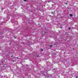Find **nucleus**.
<instances>
[{
	"instance_id": "obj_1",
	"label": "nucleus",
	"mask_w": 78,
	"mask_h": 78,
	"mask_svg": "<svg viewBox=\"0 0 78 78\" xmlns=\"http://www.w3.org/2000/svg\"><path fill=\"white\" fill-rule=\"evenodd\" d=\"M69 16H70V17H72L73 16V15L71 13L70 14Z\"/></svg>"
},
{
	"instance_id": "obj_2",
	"label": "nucleus",
	"mask_w": 78,
	"mask_h": 78,
	"mask_svg": "<svg viewBox=\"0 0 78 78\" xmlns=\"http://www.w3.org/2000/svg\"><path fill=\"white\" fill-rule=\"evenodd\" d=\"M53 46V45H50L49 46L51 48Z\"/></svg>"
},
{
	"instance_id": "obj_3",
	"label": "nucleus",
	"mask_w": 78,
	"mask_h": 78,
	"mask_svg": "<svg viewBox=\"0 0 78 78\" xmlns=\"http://www.w3.org/2000/svg\"><path fill=\"white\" fill-rule=\"evenodd\" d=\"M13 62H16V59H15V60H13Z\"/></svg>"
},
{
	"instance_id": "obj_4",
	"label": "nucleus",
	"mask_w": 78,
	"mask_h": 78,
	"mask_svg": "<svg viewBox=\"0 0 78 78\" xmlns=\"http://www.w3.org/2000/svg\"><path fill=\"white\" fill-rule=\"evenodd\" d=\"M24 2H28L27 0H23Z\"/></svg>"
},
{
	"instance_id": "obj_5",
	"label": "nucleus",
	"mask_w": 78,
	"mask_h": 78,
	"mask_svg": "<svg viewBox=\"0 0 78 78\" xmlns=\"http://www.w3.org/2000/svg\"><path fill=\"white\" fill-rule=\"evenodd\" d=\"M41 50H42V51H44V50L42 49H41Z\"/></svg>"
},
{
	"instance_id": "obj_6",
	"label": "nucleus",
	"mask_w": 78,
	"mask_h": 78,
	"mask_svg": "<svg viewBox=\"0 0 78 78\" xmlns=\"http://www.w3.org/2000/svg\"><path fill=\"white\" fill-rule=\"evenodd\" d=\"M67 35H69V34H68V33H67Z\"/></svg>"
},
{
	"instance_id": "obj_7",
	"label": "nucleus",
	"mask_w": 78,
	"mask_h": 78,
	"mask_svg": "<svg viewBox=\"0 0 78 78\" xmlns=\"http://www.w3.org/2000/svg\"><path fill=\"white\" fill-rule=\"evenodd\" d=\"M66 5H67V3H66Z\"/></svg>"
},
{
	"instance_id": "obj_8",
	"label": "nucleus",
	"mask_w": 78,
	"mask_h": 78,
	"mask_svg": "<svg viewBox=\"0 0 78 78\" xmlns=\"http://www.w3.org/2000/svg\"><path fill=\"white\" fill-rule=\"evenodd\" d=\"M60 28H62V27H60Z\"/></svg>"
},
{
	"instance_id": "obj_9",
	"label": "nucleus",
	"mask_w": 78,
	"mask_h": 78,
	"mask_svg": "<svg viewBox=\"0 0 78 78\" xmlns=\"http://www.w3.org/2000/svg\"><path fill=\"white\" fill-rule=\"evenodd\" d=\"M69 30H70V28H69Z\"/></svg>"
},
{
	"instance_id": "obj_10",
	"label": "nucleus",
	"mask_w": 78,
	"mask_h": 78,
	"mask_svg": "<svg viewBox=\"0 0 78 78\" xmlns=\"http://www.w3.org/2000/svg\"><path fill=\"white\" fill-rule=\"evenodd\" d=\"M15 37V39H16V37Z\"/></svg>"
},
{
	"instance_id": "obj_11",
	"label": "nucleus",
	"mask_w": 78,
	"mask_h": 78,
	"mask_svg": "<svg viewBox=\"0 0 78 78\" xmlns=\"http://www.w3.org/2000/svg\"><path fill=\"white\" fill-rule=\"evenodd\" d=\"M48 77H49V76H48Z\"/></svg>"
},
{
	"instance_id": "obj_12",
	"label": "nucleus",
	"mask_w": 78,
	"mask_h": 78,
	"mask_svg": "<svg viewBox=\"0 0 78 78\" xmlns=\"http://www.w3.org/2000/svg\"><path fill=\"white\" fill-rule=\"evenodd\" d=\"M44 33H45V34L46 33V32H44Z\"/></svg>"
},
{
	"instance_id": "obj_13",
	"label": "nucleus",
	"mask_w": 78,
	"mask_h": 78,
	"mask_svg": "<svg viewBox=\"0 0 78 78\" xmlns=\"http://www.w3.org/2000/svg\"><path fill=\"white\" fill-rule=\"evenodd\" d=\"M11 56V57H12V55Z\"/></svg>"
},
{
	"instance_id": "obj_14",
	"label": "nucleus",
	"mask_w": 78,
	"mask_h": 78,
	"mask_svg": "<svg viewBox=\"0 0 78 78\" xmlns=\"http://www.w3.org/2000/svg\"><path fill=\"white\" fill-rule=\"evenodd\" d=\"M3 9H2V10H3Z\"/></svg>"
},
{
	"instance_id": "obj_15",
	"label": "nucleus",
	"mask_w": 78,
	"mask_h": 78,
	"mask_svg": "<svg viewBox=\"0 0 78 78\" xmlns=\"http://www.w3.org/2000/svg\"><path fill=\"white\" fill-rule=\"evenodd\" d=\"M38 55H37V57H38Z\"/></svg>"
},
{
	"instance_id": "obj_16",
	"label": "nucleus",
	"mask_w": 78,
	"mask_h": 78,
	"mask_svg": "<svg viewBox=\"0 0 78 78\" xmlns=\"http://www.w3.org/2000/svg\"><path fill=\"white\" fill-rule=\"evenodd\" d=\"M17 58H18V57H17Z\"/></svg>"
},
{
	"instance_id": "obj_17",
	"label": "nucleus",
	"mask_w": 78,
	"mask_h": 78,
	"mask_svg": "<svg viewBox=\"0 0 78 78\" xmlns=\"http://www.w3.org/2000/svg\"><path fill=\"white\" fill-rule=\"evenodd\" d=\"M44 6H45V5H44Z\"/></svg>"
},
{
	"instance_id": "obj_18",
	"label": "nucleus",
	"mask_w": 78,
	"mask_h": 78,
	"mask_svg": "<svg viewBox=\"0 0 78 78\" xmlns=\"http://www.w3.org/2000/svg\"><path fill=\"white\" fill-rule=\"evenodd\" d=\"M4 61H5V60H4Z\"/></svg>"
}]
</instances>
